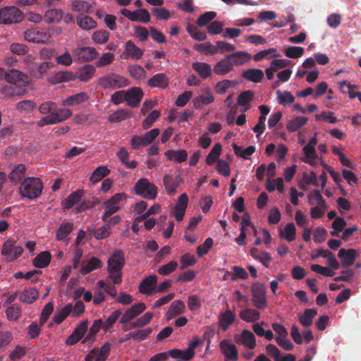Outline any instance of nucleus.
I'll use <instances>...</instances> for the list:
<instances>
[{"mask_svg":"<svg viewBox=\"0 0 361 361\" xmlns=\"http://www.w3.org/2000/svg\"><path fill=\"white\" fill-rule=\"evenodd\" d=\"M126 264L124 252L121 250H115L107 261L108 278L114 284L118 285L122 281V269Z\"/></svg>","mask_w":361,"mask_h":361,"instance_id":"obj_1","label":"nucleus"},{"mask_svg":"<svg viewBox=\"0 0 361 361\" xmlns=\"http://www.w3.org/2000/svg\"><path fill=\"white\" fill-rule=\"evenodd\" d=\"M42 189L43 183L39 178L27 177L21 182L19 192L23 197L34 200L42 194Z\"/></svg>","mask_w":361,"mask_h":361,"instance_id":"obj_2","label":"nucleus"},{"mask_svg":"<svg viewBox=\"0 0 361 361\" xmlns=\"http://www.w3.org/2000/svg\"><path fill=\"white\" fill-rule=\"evenodd\" d=\"M4 78L8 82L16 85L11 87V92L8 93L11 96L23 95L25 92V90L19 88V87L29 83L30 80L27 75L13 68L5 73Z\"/></svg>","mask_w":361,"mask_h":361,"instance_id":"obj_3","label":"nucleus"},{"mask_svg":"<svg viewBox=\"0 0 361 361\" xmlns=\"http://www.w3.org/2000/svg\"><path fill=\"white\" fill-rule=\"evenodd\" d=\"M97 84L104 89H120L128 86L130 80L117 73H110L101 77Z\"/></svg>","mask_w":361,"mask_h":361,"instance_id":"obj_4","label":"nucleus"},{"mask_svg":"<svg viewBox=\"0 0 361 361\" xmlns=\"http://www.w3.org/2000/svg\"><path fill=\"white\" fill-rule=\"evenodd\" d=\"M24 18L23 13L16 6H10L0 8V24L18 23Z\"/></svg>","mask_w":361,"mask_h":361,"instance_id":"obj_5","label":"nucleus"},{"mask_svg":"<svg viewBox=\"0 0 361 361\" xmlns=\"http://www.w3.org/2000/svg\"><path fill=\"white\" fill-rule=\"evenodd\" d=\"M72 116V111L68 109H57L50 115L42 117L37 122V126L44 127L62 122Z\"/></svg>","mask_w":361,"mask_h":361,"instance_id":"obj_6","label":"nucleus"},{"mask_svg":"<svg viewBox=\"0 0 361 361\" xmlns=\"http://www.w3.org/2000/svg\"><path fill=\"white\" fill-rule=\"evenodd\" d=\"M134 189L136 195L147 200H154L157 195V188L147 178L138 180Z\"/></svg>","mask_w":361,"mask_h":361,"instance_id":"obj_7","label":"nucleus"},{"mask_svg":"<svg viewBox=\"0 0 361 361\" xmlns=\"http://www.w3.org/2000/svg\"><path fill=\"white\" fill-rule=\"evenodd\" d=\"M14 240L8 239L3 245L1 255L5 257L7 262H13L23 252V249L20 245H16Z\"/></svg>","mask_w":361,"mask_h":361,"instance_id":"obj_8","label":"nucleus"},{"mask_svg":"<svg viewBox=\"0 0 361 361\" xmlns=\"http://www.w3.org/2000/svg\"><path fill=\"white\" fill-rule=\"evenodd\" d=\"M159 130L153 128L143 136L135 135L131 138L130 144L133 149H138L142 146H147L151 144L159 135Z\"/></svg>","mask_w":361,"mask_h":361,"instance_id":"obj_9","label":"nucleus"},{"mask_svg":"<svg viewBox=\"0 0 361 361\" xmlns=\"http://www.w3.org/2000/svg\"><path fill=\"white\" fill-rule=\"evenodd\" d=\"M24 37L27 42L43 44L49 41L50 36L44 29L35 27L25 30Z\"/></svg>","mask_w":361,"mask_h":361,"instance_id":"obj_10","label":"nucleus"},{"mask_svg":"<svg viewBox=\"0 0 361 361\" xmlns=\"http://www.w3.org/2000/svg\"><path fill=\"white\" fill-rule=\"evenodd\" d=\"M97 51L93 47H82L73 50V57L75 61L88 62L97 57Z\"/></svg>","mask_w":361,"mask_h":361,"instance_id":"obj_11","label":"nucleus"},{"mask_svg":"<svg viewBox=\"0 0 361 361\" xmlns=\"http://www.w3.org/2000/svg\"><path fill=\"white\" fill-rule=\"evenodd\" d=\"M121 13L133 22L147 23L150 21V14L145 8H140L134 11L123 8L121 10Z\"/></svg>","mask_w":361,"mask_h":361,"instance_id":"obj_12","label":"nucleus"},{"mask_svg":"<svg viewBox=\"0 0 361 361\" xmlns=\"http://www.w3.org/2000/svg\"><path fill=\"white\" fill-rule=\"evenodd\" d=\"M252 293V300L254 305L259 309H262L266 306V289L263 284L258 282L255 283L251 288Z\"/></svg>","mask_w":361,"mask_h":361,"instance_id":"obj_13","label":"nucleus"},{"mask_svg":"<svg viewBox=\"0 0 361 361\" xmlns=\"http://www.w3.org/2000/svg\"><path fill=\"white\" fill-rule=\"evenodd\" d=\"M145 309L146 305L143 302L134 304L122 314L120 323L122 324H126L143 312Z\"/></svg>","mask_w":361,"mask_h":361,"instance_id":"obj_14","label":"nucleus"},{"mask_svg":"<svg viewBox=\"0 0 361 361\" xmlns=\"http://www.w3.org/2000/svg\"><path fill=\"white\" fill-rule=\"evenodd\" d=\"M219 348L221 353L225 357V361H238V353L236 346L228 340H222Z\"/></svg>","mask_w":361,"mask_h":361,"instance_id":"obj_15","label":"nucleus"},{"mask_svg":"<svg viewBox=\"0 0 361 361\" xmlns=\"http://www.w3.org/2000/svg\"><path fill=\"white\" fill-rule=\"evenodd\" d=\"M126 102L128 106L137 107L142 99L143 92L140 87H133L126 91Z\"/></svg>","mask_w":361,"mask_h":361,"instance_id":"obj_16","label":"nucleus"},{"mask_svg":"<svg viewBox=\"0 0 361 361\" xmlns=\"http://www.w3.org/2000/svg\"><path fill=\"white\" fill-rule=\"evenodd\" d=\"M51 62L33 63L29 66V71L32 76L35 78L41 79L47 75L48 71L54 67Z\"/></svg>","mask_w":361,"mask_h":361,"instance_id":"obj_17","label":"nucleus"},{"mask_svg":"<svg viewBox=\"0 0 361 361\" xmlns=\"http://www.w3.org/2000/svg\"><path fill=\"white\" fill-rule=\"evenodd\" d=\"M87 330V322L82 321L66 340V344H76L85 335Z\"/></svg>","mask_w":361,"mask_h":361,"instance_id":"obj_18","label":"nucleus"},{"mask_svg":"<svg viewBox=\"0 0 361 361\" xmlns=\"http://www.w3.org/2000/svg\"><path fill=\"white\" fill-rule=\"evenodd\" d=\"M233 66H240L252 59V55L245 51H239L226 55Z\"/></svg>","mask_w":361,"mask_h":361,"instance_id":"obj_19","label":"nucleus"},{"mask_svg":"<svg viewBox=\"0 0 361 361\" xmlns=\"http://www.w3.org/2000/svg\"><path fill=\"white\" fill-rule=\"evenodd\" d=\"M74 225L72 222H63L56 232V239L59 241L68 242V235L73 231Z\"/></svg>","mask_w":361,"mask_h":361,"instance_id":"obj_20","label":"nucleus"},{"mask_svg":"<svg viewBox=\"0 0 361 361\" xmlns=\"http://www.w3.org/2000/svg\"><path fill=\"white\" fill-rule=\"evenodd\" d=\"M290 335L294 342L297 344H301L302 343V338L304 341L307 343H309L313 339V334L310 330L305 331L302 336L299 329L295 325L292 326Z\"/></svg>","mask_w":361,"mask_h":361,"instance_id":"obj_21","label":"nucleus"},{"mask_svg":"<svg viewBox=\"0 0 361 361\" xmlns=\"http://www.w3.org/2000/svg\"><path fill=\"white\" fill-rule=\"evenodd\" d=\"M233 71V68L229 61V59L226 56L221 61L217 62L213 68L214 73L217 75L224 76Z\"/></svg>","mask_w":361,"mask_h":361,"instance_id":"obj_22","label":"nucleus"},{"mask_svg":"<svg viewBox=\"0 0 361 361\" xmlns=\"http://www.w3.org/2000/svg\"><path fill=\"white\" fill-rule=\"evenodd\" d=\"M102 267V261L96 257H92L87 264H85V262H82L80 265V269L79 270V273L82 276L87 275V274L98 269Z\"/></svg>","mask_w":361,"mask_h":361,"instance_id":"obj_23","label":"nucleus"},{"mask_svg":"<svg viewBox=\"0 0 361 361\" xmlns=\"http://www.w3.org/2000/svg\"><path fill=\"white\" fill-rule=\"evenodd\" d=\"M338 256L341 260L342 265L348 267L354 264L357 253L353 249L345 250L342 248L338 251Z\"/></svg>","mask_w":361,"mask_h":361,"instance_id":"obj_24","label":"nucleus"},{"mask_svg":"<svg viewBox=\"0 0 361 361\" xmlns=\"http://www.w3.org/2000/svg\"><path fill=\"white\" fill-rule=\"evenodd\" d=\"M90 99V96L85 92H80L79 93L71 95L66 99L63 100V105L72 106L79 105L83 102H87Z\"/></svg>","mask_w":361,"mask_h":361,"instance_id":"obj_25","label":"nucleus"},{"mask_svg":"<svg viewBox=\"0 0 361 361\" xmlns=\"http://www.w3.org/2000/svg\"><path fill=\"white\" fill-rule=\"evenodd\" d=\"M143 54L144 51L137 47L133 41L128 40L126 42L124 54L129 56L131 59L138 60L142 58Z\"/></svg>","mask_w":361,"mask_h":361,"instance_id":"obj_26","label":"nucleus"},{"mask_svg":"<svg viewBox=\"0 0 361 361\" xmlns=\"http://www.w3.org/2000/svg\"><path fill=\"white\" fill-rule=\"evenodd\" d=\"M219 326L223 331H226L234 322L235 319V314L231 310H227L219 314Z\"/></svg>","mask_w":361,"mask_h":361,"instance_id":"obj_27","label":"nucleus"},{"mask_svg":"<svg viewBox=\"0 0 361 361\" xmlns=\"http://www.w3.org/2000/svg\"><path fill=\"white\" fill-rule=\"evenodd\" d=\"M214 101V97L212 90L209 87L203 88L201 90L200 95L194 100V104L196 106L201 105H208Z\"/></svg>","mask_w":361,"mask_h":361,"instance_id":"obj_28","label":"nucleus"},{"mask_svg":"<svg viewBox=\"0 0 361 361\" xmlns=\"http://www.w3.org/2000/svg\"><path fill=\"white\" fill-rule=\"evenodd\" d=\"M265 175H267L266 189L271 192V163L267 167L264 164H262L256 170V177L259 180H263Z\"/></svg>","mask_w":361,"mask_h":361,"instance_id":"obj_29","label":"nucleus"},{"mask_svg":"<svg viewBox=\"0 0 361 361\" xmlns=\"http://www.w3.org/2000/svg\"><path fill=\"white\" fill-rule=\"evenodd\" d=\"M26 167L24 164H20L14 166L8 177L13 183L23 181L25 175Z\"/></svg>","mask_w":361,"mask_h":361,"instance_id":"obj_30","label":"nucleus"},{"mask_svg":"<svg viewBox=\"0 0 361 361\" xmlns=\"http://www.w3.org/2000/svg\"><path fill=\"white\" fill-rule=\"evenodd\" d=\"M192 69L200 75V77L204 80L209 78L212 73L213 69L211 66L207 63L195 62L192 65Z\"/></svg>","mask_w":361,"mask_h":361,"instance_id":"obj_31","label":"nucleus"},{"mask_svg":"<svg viewBox=\"0 0 361 361\" xmlns=\"http://www.w3.org/2000/svg\"><path fill=\"white\" fill-rule=\"evenodd\" d=\"M157 277L155 275H150L143 279L139 286L140 293L147 295H151L153 290V286L156 284Z\"/></svg>","mask_w":361,"mask_h":361,"instance_id":"obj_32","label":"nucleus"},{"mask_svg":"<svg viewBox=\"0 0 361 361\" xmlns=\"http://www.w3.org/2000/svg\"><path fill=\"white\" fill-rule=\"evenodd\" d=\"M95 73V68L92 65H85L76 73L77 78L82 82H87L91 79Z\"/></svg>","mask_w":361,"mask_h":361,"instance_id":"obj_33","label":"nucleus"},{"mask_svg":"<svg viewBox=\"0 0 361 361\" xmlns=\"http://www.w3.org/2000/svg\"><path fill=\"white\" fill-rule=\"evenodd\" d=\"M147 84L151 87L164 89L168 86V79L165 74L157 73L148 80Z\"/></svg>","mask_w":361,"mask_h":361,"instance_id":"obj_34","label":"nucleus"},{"mask_svg":"<svg viewBox=\"0 0 361 361\" xmlns=\"http://www.w3.org/2000/svg\"><path fill=\"white\" fill-rule=\"evenodd\" d=\"M39 296V293L37 289L30 288L25 289L19 296L20 301L27 303H33Z\"/></svg>","mask_w":361,"mask_h":361,"instance_id":"obj_35","label":"nucleus"},{"mask_svg":"<svg viewBox=\"0 0 361 361\" xmlns=\"http://www.w3.org/2000/svg\"><path fill=\"white\" fill-rule=\"evenodd\" d=\"M63 11L61 9H50L44 13V21L48 24L59 23L63 18Z\"/></svg>","mask_w":361,"mask_h":361,"instance_id":"obj_36","label":"nucleus"},{"mask_svg":"<svg viewBox=\"0 0 361 361\" xmlns=\"http://www.w3.org/2000/svg\"><path fill=\"white\" fill-rule=\"evenodd\" d=\"M51 259V255L49 252H42L33 259V265L36 268H45L49 264Z\"/></svg>","mask_w":361,"mask_h":361,"instance_id":"obj_37","label":"nucleus"},{"mask_svg":"<svg viewBox=\"0 0 361 361\" xmlns=\"http://www.w3.org/2000/svg\"><path fill=\"white\" fill-rule=\"evenodd\" d=\"M83 192L81 190H78L71 193L63 202V208L69 209L73 207L80 201Z\"/></svg>","mask_w":361,"mask_h":361,"instance_id":"obj_38","label":"nucleus"},{"mask_svg":"<svg viewBox=\"0 0 361 361\" xmlns=\"http://www.w3.org/2000/svg\"><path fill=\"white\" fill-rule=\"evenodd\" d=\"M317 314L315 309H307L304 314L299 317V322L304 327H308L312 325L313 319Z\"/></svg>","mask_w":361,"mask_h":361,"instance_id":"obj_39","label":"nucleus"},{"mask_svg":"<svg viewBox=\"0 0 361 361\" xmlns=\"http://www.w3.org/2000/svg\"><path fill=\"white\" fill-rule=\"evenodd\" d=\"M165 156L169 160H173L178 163L185 161L188 157V153L185 149L180 150H167L165 152Z\"/></svg>","mask_w":361,"mask_h":361,"instance_id":"obj_40","label":"nucleus"},{"mask_svg":"<svg viewBox=\"0 0 361 361\" xmlns=\"http://www.w3.org/2000/svg\"><path fill=\"white\" fill-rule=\"evenodd\" d=\"M131 117L130 112L127 109H118L109 116L110 123H118Z\"/></svg>","mask_w":361,"mask_h":361,"instance_id":"obj_41","label":"nucleus"},{"mask_svg":"<svg viewBox=\"0 0 361 361\" xmlns=\"http://www.w3.org/2000/svg\"><path fill=\"white\" fill-rule=\"evenodd\" d=\"M254 94L250 90H246L241 92L238 97V104L244 106L243 112L247 111L250 105L249 102L253 99Z\"/></svg>","mask_w":361,"mask_h":361,"instance_id":"obj_42","label":"nucleus"},{"mask_svg":"<svg viewBox=\"0 0 361 361\" xmlns=\"http://www.w3.org/2000/svg\"><path fill=\"white\" fill-rule=\"evenodd\" d=\"M276 100L279 104L286 106L292 104L295 101V97L288 91L276 90Z\"/></svg>","mask_w":361,"mask_h":361,"instance_id":"obj_43","label":"nucleus"},{"mask_svg":"<svg viewBox=\"0 0 361 361\" xmlns=\"http://www.w3.org/2000/svg\"><path fill=\"white\" fill-rule=\"evenodd\" d=\"M303 153L305 157L301 158V160L306 163L309 164L310 165H313L315 164V160L317 159V157L316 154V150L314 147H310L308 145H305L303 149Z\"/></svg>","mask_w":361,"mask_h":361,"instance_id":"obj_44","label":"nucleus"},{"mask_svg":"<svg viewBox=\"0 0 361 361\" xmlns=\"http://www.w3.org/2000/svg\"><path fill=\"white\" fill-rule=\"evenodd\" d=\"M250 255L255 259L260 261L266 267H269L271 261V257L268 252L260 251L257 248H252L250 250Z\"/></svg>","mask_w":361,"mask_h":361,"instance_id":"obj_45","label":"nucleus"},{"mask_svg":"<svg viewBox=\"0 0 361 361\" xmlns=\"http://www.w3.org/2000/svg\"><path fill=\"white\" fill-rule=\"evenodd\" d=\"M240 343L249 349H254L255 344V335L248 330H243L240 336Z\"/></svg>","mask_w":361,"mask_h":361,"instance_id":"obj_46","label":"nucleus"},{"mask_svg":"<svg viewBox=\"0 0 361 361\" xmlns=\"http://www.w3.org/2000/svg\"><path fill=\"white\" fill-rule=\"evenodd\" d=\"M110 170L105 166H100L96 168L90 176V181L93 183L99 182L103 178L108 176Z\"/></svg>","mask_w":361,"mask_h":361,"instance_id":"obj_47","label":"nucleus"},{"mask_svg":"<svg viewBox=\"0 0 361 361\" xmlns=\"http://www.w3.org/2000/svg\"><path fill=\"white\" fill-rule=\"evenodd\" d=\"M122 315V310L118 309L114 311L104 322H103V330L108 331Z\"/></svg>","mask_w":361,"mask_h":361,"instance_id":"obj_48","label":"nucleus"},{"mask_svg":"<svg viewBox=\"0 0 361 361\" xmlns=\"http://www.w3.org/2000/svg\"><path fill=\"white\" fill-rule=\"evenodd\" d=\"M264 76V73L259 69H248L243 72V77L255 82H259Z\"/></svg>","mask_w":361,"mask_h":361,"instance_id":"obj_49","label":"nucleus"},{"mask_svg":"<svg viewBox=\"0 0 361 361\" xmlns=\"http://www.w3.org/2000/svg\"><path fill=\"white\" fill-rule=\"evenodd\" d=\"M71 311L72 304L68 303L64 306L60 312L55 314L54 317V323L56 324H61L68 316L71 315Z\"/></svg>","mask_w":361,"mask_h":361,"instance_id":"obj_50","label":"nucleus"},{"mask_svg":"<svg viewBox=\"0 0 361 361\" xmlns=\"http://www.w3.org/2000/svg\"><path fill=\"white\" fill-rule=\"evenodd\" d=\"M295 234L296 229L293 223H288L286 225L284 229L280 231V235L288 242L295 240Z\"/></svg>","mask_w":361,"mask_h":361,"instance_id":"obj_51","label":"nucleus"},{"mask_svg":"<svg viewBox=\"0 0 361 361\" xmlns=\"http://www.w3.org/2000/svg\"><path fill=\"white\" fill-rule=\"evenodd\" d=\"M272 358L274 361H296V357L293 354H284L272 345Z\"/></svg>","mask_w":361,"mask_h":361,"instance_id":"obj_52","label":"nucleus"},{"mask_svg":"<svg viewBox=\"0 0 361 361\" xmlns=\"http://www.w3.org/2000/svg\"><path fill=\"white\" fill-rule=\"evenodd\" d=\"M233 149L235 155L245 159H248V157L252 154L255 151V147L254 146H249L246 149H243L242 147L235 143L233 144Z\"/></svg>","mask_w":361,"mask_h":361,"instance_id":"obj_53","label":"nucleus"},{"mask_svg":"<svg viewBox=\"0 0 361 361\" xmlns=\"http://www.w3.org/2000/svg\"><path fill=\"white\" fill-rule=\"evenodd\" d=\"M128 73L131 77L138 80H143L146 76L145 70L139 65L130 66L128 68Z\"/></svg>","mask_w":361,"mask_h":361,"instance_id":"obj_54","label":"nucleus"},{"mask_svg":"<svg viewBox=\"0 0 361 361\" xmlns=\"http://www.w3.org/2000/svg\"><path fill=\"white\" fill-rule=\"evenodd\" d=\"M307 120V118L305 116H297L288 122L287 129L290 132H295L303 126Z\"/></svg>","mask_w":361,"mask_h":361,"instance_id":"obj_55","label":"nucleus"},{"mask_svg":"<svg viewBox=\"0 0 361 361\" xmlns=\"http://www.w3.org/2000/svg\"><path fill=\"white\" fill-rule=\"evenodd\" d=\"M239 317L243 321L252 322L259 319V313L255 310L246 309L240 311Z\"/></svg>","mask_w":361,"mask_h":361,"instance_id":"obj_56","label":"nucleus"},{"mask_svg":"<svg viewBox=\"0 0 361 361\" xmlns=\"http://www.w3.org/2000/svg\"><path fill=\"white\" fill-rule=\"evenodd\" d=\"M154 314L152 312H146L142 317L137 319L135 322H132L130 325V328H141L148 324Z\"/></svg>","mask_w":361,"mask_h":361,"instance_id":"obj_57","label":"nucleus"},{"mask_svg":"<svg viewBox=\"0 0 361 361\" xmlns=\"http://www.w3.org/2000/svg\"><path fill=\"white\" fill-rule=\"evenodd\" d=\"M36 103L34 101L30 99L23 100L16 104V109L20 112L25 114L32 112L36 108Z\"/></svg>","mask_w":361,"mask_h":361,"instance_id":"obj_58","label":"nucleus"},{"mask_svg":"<svg viewBox=\"0 0 361 361\" xmlns=\"http://www.w3.org/2000/svg\"><path fill=\"white\" fill-rule=\"evenodd\" d=\"M77 23L83 30H91L96 27L97 23L91 17L84 16L77 19Z\"/></svg>","mask_w":361,"mask_h":361,"instance_id":"obj_59","label":"nucleus"},{"mask_svg":"<svg viewBox=\"0 0 361 361\" xmlns=\"http://www.w3.org/2000/svg\"><path fill=\"white\" fill-rule=\"evenodd\" d=\"M221 152V145L220 143L214 145L206 158V163L208 165H212L218 159Z\"/></svg>","mask_w":361,"mask_h":361,"instance_id":"obj_60","label":"nucleus"},{"mask_svg":"<svg viewBox=\"0 0 361 361\" xmlns=\"http://www.w3.org/2000/svg\"><path fill=\"white\" fill-rule=\"evenodd\" d=\"M152 333V329L150 327L145 329H140L131 332V337L133 340L136 341H142L147 339L149 335Z\"/></svg>","mask_w":361,"mask_h":361,"instance_id":"obj_61","label":"nucleus"},{"mask_svg":"<svg viewBox=\"0 0 361 361\" xmlns=\"http://www.w3.org/2000/svg\"><path fill=\"white\" fill-rule=\"evenodd\" d=\"M186 30L189 35L195 39L204 41L207 39V35L204 32L200 31L194 25H188Z\"/></svg>","mask_w":361,"mask_h":361,"instance_id":"obj_62","label":"nucleus"},{"mask_svg":"<svg viewBox=\"0 0 361 361\" xmlns=\"http://www.w3.org/2000/svg\"><path fill=\"white\" fill-rule=\"evenodd\" d=\"M72 9L75 12H90L92 6L90 3L85 1H73L71 4Z\"/></svg>","mask_w":361,"mask_h":361,"instance_id":"obj_63","label":"nucleus"},{"mask_svg":"<svg viewBox=\"0 0 361 361\" xmlns=\"http://www.w3.org/2000/svg\"><path fill=\"white\" fill-rule=\"evenodd\" d=\"M6 314L9 321H16L21 315V308L18 305L14 304L8 307Z\"/></svg>","mask_w":361,"mask_h":361,"instance_id":"obj_64","label":"nucleus"}]
</instances>
